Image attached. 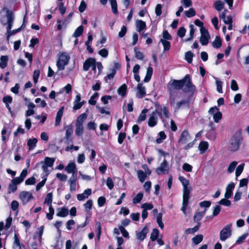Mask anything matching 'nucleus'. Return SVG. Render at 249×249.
Returning <instances> with one entry per match:
<instances>
[{"label":"nucleus","mask_w":249,"mask_h":249,"mask_svg":"<svg viewBox=\"0 0 249 249\" xmlns=\"http://www.w3.org/2000/svg\"><path fill=\"white\" fill-rule=\"evenodd\" d=\"M242 142V137L240 132H236L231 138L228 149L230 151L235 152L237 151Z\"/></svg>","instance_id":"1"},{"label":"nucleus","mask_w":249,"mask_h":249,"mask_svg":"<svg viewBox=\"0 0 249 249\" xmlns=\"http://www.w3.org/2000/svg\"><path fill=\"white\" fill-rule=\"evenodd\" d=\"M70 54L67 52H60L57 54V59L56 65L58 71H63L65 69L70 60Z\"/></svg>","instance_id":"2"},{"label":"nucleus","mask_w":249,"mask_h":249,"mask_svg":"<svg viewBox=\"0 0 249 249\" xmlns=\"http://www.w3.org/2000/svg\"><path fill=\"white\" fill-rule=\"evenodd\" d=\"M182 88L185 92L194 94L196 90V86L192 83L190 75L186 74L182 79Z\"/></svg>","instance_id":"3"},{"label":"nucleus","mask_w":249,"mask_h":249,"mask_svg":"<svg viewBox=\"0 0 249 249\" xmlns=\"http://www.w3.org/2000/svg\"><path fill=\"white\" fill-rule=\"evenodd\" d=\"M167 87L168 91L175 92V90L182 89V79L171 80L167 84Z\"/></svg>","instance_id":"4"},{"label":"nucleus","mask_w":249,"mask_h":249,"mask_svg":"<svg viewBox=\"0 0 249 249\" xmlns=\"http://www.w3.org/2000/svg\"><path fill=\"white\" fill-rule=\"evenodd\" d=\"M231 224H229L225 226L220 232V239L224 241L229 238L231 235Z\"/></svg>","instance_id":"5"},{"label":"nucleus","mask_w":249,"mask_h":249,"mask_svg":"<svg viewBox=\"0 0 249 249\" xmlns=\"http://www.w3.org/2000/svg\"><path fill=\"white\" fill-rule=\"evenodd\" d=\"M155 111H157V115H160V118L163 122L166 121L169 117L168 109L165 106H156Z\"/></svg>","instance_id":"6"},{"label":"nucleus","mask_w":249,"mask_h":249,"mask_svg":"<svg viewBox=\"0 0 249 249\" xmlns=\"http://www.w3.org/2000/svg\"><path fill=\"white\" fill-rule=\"evenodd\" d=\"M201 36L200 42L202 45H206L210 38V36L208 30L204 27H202L200 30Z\"/></svg>","instance_id":"7"},{"label":"nucleus","mask_w":249,"mask_h":249,"mask_svg":"<svg viewBox=\"0 0 249 249\" xmlns=\"http://www.w3.org/2000/svg\"><path fill=\"white\" fill-rule=\"evenodd\" d=\"M169 170L168 162L165 159H164L160 166L156 169V172L158 175L165 174L168 173Z\"/></svg>","instance_id":"8"},{"label":"nucleus","mask_w":249,"mask_h":249,"mask_svg":"<svg viewBox=\"0 0 249 249\" xmlns=\"http://www.w3.org/2000/svg\"><path fill=\"white\" fill-rule=\"evenodd\" d=\"M66 133L65 139L66 142L67 144H70L73 143V139L72 135L73 134V127L72 125H69L65 127Z\"/></svg>","instance_id":"9"},{"label":"nucleus","mask_w":249,"mask_h":249,"mask_svg":"<svg viewBox=\"0 0 249 249\" xmlns=\"http://www.w3.org/2000/svg\"><path fill=\"white\" fill-rule=\"evenodd\" d=\"M19 197L23 204L27 203L30 200L33 199L34 198L31 193L26 191H23L20 192Z\"/></svg>","instance_id":"10"},{"label":"nucleus","mask_w":249,"mask_h":249,"mask_svg":"<svg viewBox=\"0 0 249 249\" xmlns=\"http://www.w3.org/2000/svg\"><path fill=\"white\" fill-rule=\"evenodd\" d=\"M6 16L7 18V29L8 32L11 30L12 27V24L14 20V16L13 13L7 9H6Z\"/></svg>","instance_id":"11"},{"label":"nucleus","mask_w":249,"mask_h":249,"mask_svg":"<svg viewBox=\"0 0 249 249\" xmlns=\"http://www.w3.org/2000/svg\"><path fill=\"white\" fill-rule=\"evenodd\" d=\"M158 121L157 111H154L150 114L148 119V124L149 126L151 127L155 126L157 125Z\"/></svg>","instance_id":"12"},{"label":"nucleus","mask_w":249,"mask_h":249,"mask_svg":"<svg viewBox=\"0 0 249 249\" xmlns=\"http://www.w3.org/2000/svg\"><path fill=\"white\" fill-rule=\"evenodd\" d=\"M149 232V229L147 226H145L142 230L140 231H136V235L137 239L140 241H142L146 236Z\"/></svg>","instance_id":"13"},{"label":"nucleus","mask_w":249,"mask_h":249,"mask_svg":"<svg viewBox=\"0 0 249 249\" xmlns=\"http://www.w3.org/2000/svg\"><path fill=\"white\" fill-rule=\"evenodd\" d=\"M191 137L189 134L187 130H184L180 134L178 142L182 144H185L188 141H190Z\"/></svg>","instance_id":"14"},{"label":"nucleus","mask_w":249,"mask_h":249,"mask_svg":"<svg viewBox=\"0 0 249 249\" xmlns=\"http://www.w3.org/2000/svg\"><path fill=\"white\" fill-rule=\"evenodd\" d=\"M24 101L28 102L27 104L28 109L25 113V116L28 117L35 114L34 108L36 106L33 103L29 102V100L27 98H24Z\"/></svg>","instance_id":"15"},{"label":"nucleus","mask_w":249,"mask_h":249,"mask_svg":"<svg viewBox=\"0 0 249 249\" xmlns=\"http://www.w3.org/2000/svg\"><path fill=\"white\" fill-rule=\"evenodd\" d=\"M136 96L138 98H142L146 95V89L142 83H139L137 86Z\"/></svg>","instance_id":"16"},{"label":"nucleus","mask_w":249,"mask_h":249,"mask_svg":"<svg viewBox=\"0 0 249 249\" xmlns=\"http://www.w3.org/2000/svg\"><path fill=\"white\" fill-rule=\"evenodd\" d=\"M91 194V189H87L85 190L82 194H78L77 196V199L79 201H83L88 198Z\"/></svg>","instance_id":"17"},{"label":"nucleus","mask_w":249,"mask_h":249,"mask_svg":"<svg viewBox=\"0 0 249 249\" xmlns=\"http://www.w3.org/2000/svg\"><path fill=\"white\" fill-rule=\"evenodd\" d=\"M235 184L233 182H231L228 184L226 187V190L225 194V197L226 198H230L232 193V190L234 188Z\"/></svg>","instance_id":"18"},{"label":"nucleus","mask_w":249,"mask_h":249,"mask_svg":"<svg viewBox=\"0 0 249 249\" xmlns=\"http://www.w3.org/2000/svg\"><path fill=\"white\" fill-rule=\"evenodd\" d=\"M95 60L92 58H89L86 60L83 65V70L88 71L93 63H95Z\"/></svg>","instance_id":"19"},{"label":"nucleus","mask_w":249,"mask_h":249,"mask_svg":"<svg viewBox=\"0 0 249 249\" xmlns=\"http://www.w3.org/2000/svg\"><path fill=\"white\" fill-rule=\"evenodd\" d=\"M64 107H62L58 111L56 116L55 117V125L58 126L60 124L61 118L62 117L63 114V111H64Z\"/></svg>","instance_id":"20"},{"label":"nucleus","mask_w":249,"mask_h":249,"mask_svg":"<svg viewBox=\"0 0 249 249\" xmlns=\"http://www.w3.org/2000/svg\"><path fill=\"white\" fill-rule=\"evenodd\" d=\"M65 170L68 173H76L77 171L76 165L74 162H70L68 164V165L65 167Z\"/></svg>","instance_id":"21"},{"label":"nucleus","mask_w":249,"mask_h":249,"mask_svg":"<svg viewBox=\"0 0 249 249\" xmlns=\"http://www.w3.org/2000/svg\"><path fill=\"white\" fill-rule=\"evenodd\" d=\"M137 31L141 32L146 28V23L142 20H137L136 22Z\"/></svg>","instance_id":"22"},{"label":"nucleus","mask_w":249,"mask_h":249,"mask_svg":"<svg viewBox=\"0 0 249 249\" xmlns=\"http://www.w3.org/2000/svg\"><path fill=\"white\" fill-rule=\"evenodd\" d=\"M209 147V143L206 141H203L200 142L198 145V149L201 154H203L207 150Z\"/></svg>","instance_id":"23"},{"label":"nucleus","mask_w":249,"mask_h":249,"mask_svg":"<svg viewBox=\"0 0 249 249\" xmlns=\"http://www.w3.org/2000/svg\"><path fill=\"white\" fill-rule=\"evenodd\" d=\"M58 212L56 213V215L59 217H65L68 215V209L63 207L58 209Z\"/></svg>","instance_id":"24"},{"label":"nucleus","mask_w":249,"mask_h":249,"mask_svg":"<svg viewBox=\"0 0 249 249\" xmlns=\"http://www.w3.org/2000/svg\"><path fill=\"white\" fill-rule=\"evenodd\" d=\"M54 161V158L47 157L45 158L44 161H42L41 163L44 164L45 165L49 166V167H51L53 166Z\"/></svg>","instance_id":"25"},{"label":"nucleus","mask_w":249,"mask_h":249,"mask_svg":"<svg viewBox=\"0 0 249 249\" xmlns=\"http://www.w3.org/2000/svg\"><path fill=\"white\" fill-rule=\"evenodd\" d=\"M190 188H183V201L182 202H188L189 201V199L190 197Z\"/></svg>","instance_id":"26"},{"label":"nucleus","mask_w":249,"mask_h":249,"mask_svg":"<svg viewBox=\"0 0 249 249\" xmlns=\"http://www.w3.org/2000/svg\"><path fill=\"white\" fill-rule=\"evenodd\" d=\"M25 16L24 18L23 22L20 27L18 28L17 29L14 30L12 31L10 30V31H8L7 32V37H6L7 40H9V38L11 36H13V35L17 34L18 32H19L21 30L22 28H23L25 27V25L24 24V22L25 21Z\"/></svg>","instance_id":"27"},{"label":"nucleus","mask_w":249,"mask_h":249,"mask_svg":"<svg viewBox=\"0 0 249 249\" xmlns=\"http://www.w3.org/2000/svg\"><path fill=\"white\" fill-rule=\"evenodd\" d=\"M8 61V57L7 55H2L0 58V68L3 69L6 67Z\"/></svg>","instance_id":"28"},{"label":"nucleus","mask_w":249,"mask_h":249,"mask_svg":"<svg viewBox=\"0 0 249 249\" xmlns=\"http://www.w3.org/2000/svg\"><path fill=\"white\" fill-rule=\"evenodd\" d=\"M207 211V209H205L204 211L202 212H198L196 213L194 216V220L195 222L199 221L202 219L203 216L205 215V213Z\"/></svg>","instance_id":"29"},{"label":"nucleus","mask_w":249,"mask_h":249,"mask_svg":"<svg viewBox=\"0 0 249 249\" xmlns=\"http://www.w3.org/2000/svg\"><path fill=\"white\" fill-rule=\"evenodd\" d=\"M160 42L162 44L163 47V51L166 52L170 50L171 43L169 40H166L163 39H160Z\"/></svg>","instance_id":"30"},{"label":"nucleus","mask_w":249,"mask_h":249,"mask_svg":"<svg viewBox=\"0 0 249 249\" xmlns=\"http://www.w3.org/2000/svg\"><path fill=\"white\" fill-rule=\"evenodd\" d=\"M127 86L125 84H123L117 89L118 93L122 97H124L126 95Z\"/></svg>","instance_id":"31"},{"label":"nucleus","mask_w":249,"mask_h":249,"mask_svg":"<svg viewBox=\"0 0 249 249\" xmlns=\"http://www.w3.org/2000/svg\"><path fill=\"white\" fill-rule=\"evenodd\" d=\"M137 177L140 181L142 183L146 179L147 177L144 172L141 170H139L137 172Z\"/></svg>","instance_id":"32"},{"label":"nucleus","mask_w":249,"mask_h":249,"mask_svg":"<svg viewBox=\"0 0 249 249\" xmlns=\"http://www.w3.org/2000/svg\"><path fill=\"white\" fill-rule=\"evenodd\" d=\"M87 115L85 113L80 114L76 119V124L83 125V123L87 119Z\"/></svg>","instance_id":"33"},{"label":"nucleus","mask_w":249,"mask_h":249,"mask_svg":"<svg viewBox=\"0 0 249 249\" xmlns=\"http://www.w3.org/2000/svg\"><path fill=\"white\" fill-rule=\"evenodd\" d=\"M13 248L14 249H21L19 239L17 233L14 235V242L13 244Z\"/></svg>","instance_id":"34"},{"label":"nucleus","mask_w":249,"mask_h":249,"mask_svg":"<svg viewBox=\"0 0 249 249\" xmlns=\"http://www.w3.org/2000/svg\"><path fill=\"white\" fill-rule=\"evenodd\" d=\"M153 73V69L151 67H149L146 71V76L144 79V82H148L151 79Z\"/></svg>","instance_id":"35"},{"label":"nucleus","mask_w":249,"mask_h":249,"mask_svg":"<svg viewBox=\"0 0 249 249\" xmlns=\"http://www.w3.org/2000/svg\"><path fill=\"white\" fill-rule=\"evenodd\" d=\"M37 142L36 138L30 139L27 141V145L29 147V149H33L36 146Z\"/></svg>","instance_id":"36"},{"label":"nucleus","mask_w":249,"mask_h":249,"mask_svg":"<svg viewBox=\"0 0 249 249\" xmlns=\"http://www.w3.org/2000/svg\"><path fill=\"white\" fill-rule=\"evenodd\" d=\"M224 3L221 0H217L213 4V7L218 11H220L224 8Z\"/></svg>","instance_id":"37"},{"label":"nucleus","mask_w":249,"mask_h":249,"mask_svg":"<svg viewBox=\"0 0 249 249\" xmlns=\"http://www.w3.org/2000/svg\"><path fill=\"white\" fill-rule=\"evenodd\" d=\"M248 232H246L241 236H239L235 242V244L240 245L244 242L246 238L248 236Z\"/></svg>","instance_id":"38"},{"label":"nucleus","mask_w":249,"mask_h":249,"mask_svg":"<svg viewBox=\"0 0 249 249\" xmlns=\"http://www.w3.org/2000/svg\"><path fill=\"white\" fill-rule=\"evenodd\" d=\"M75 126H76V129H75V132L76 135L78 136H81L83 133V130H84L83 125L76 124Z\"/></svg>","instance_id":"39"},{"label":"nucleus","mask_w":249,"mask_h":249,"mask_svg":"<svg viewBox=\"0 0 249 249\" xmlns=\"http://www.w3.org/2000/svg\"><path fill=\"white\" fill-rule=\"evenodd\" d=\"M221 40L219 37L217 36L212 43L213 47L216 49H218L221 46Z\"/></svg>","instance_id":"40"},{"label":"nucleus","mask_w":249,"mask_h":249,"mask_svg":"<svg viewBox=\"0 0 249 249\" xmlns=\"http://www.w3.org/2000/svg\"><path fill=\"white\" fill-rule=\"evenodd\" d=\"M84 31V27L83 25L79 26L74 31L73 36L77 37L80 36L83 33Z\"/></svg>","instance_id":"41"},{"label":"nucleus","mask_w":249,"mask_h":249,"mask_svg":"<svg viewBox=\"0 0 249 249\" xmlns=\"http://www.w3.org/2000/svg\"><path fill=\"white\" fill-rule=\"evenodd\" d=\"M147 112V109H144L142 111L141 113L138 118V122H141L145 120L146 117V113Z\"/></svg>","instance_id":"42"},{"label":"nucleus","mask_w":249,"mask_h":249,"mask_svg":"<svg viewBox=\"0 0 249 249\" xmlns=\"http://www.w3.org/2000/svg\"><path fill=\"white\" fill-rule=\"evenodd\" d=\"M143 196V194L142 192L139 193L133 199V203L134 204H137L141 202Z\"/></svg>","instance_id":"43"},{"label":"nucleus","mask_w":249,"mask_h":249,"mask_svg":"<svg viewBox=\"0 0 249 249\" xmlns=\"http://www.w3.org/2000/svg\"><path fill=\"white\" fill-rule=\"evenodd\" d=\"M203 236L201 234H198L192 238V241L195 245H198L203 240Z\"/></svg>","instance_id":"44"},{"label":"nucleus","mask_w":249,"mask_h":249,"mask_svg":"<svg viewBox=\"0 0 249 249\" xmlns=\"http://www.w3.org/2000/svg\"><path fill=\"white\" fill-rule=\"evenodd\" d=\"M49 167L48 166L45 165L44 164H42V169L43 170V173L41 174L42 178H46L50 174V172L48 169Z\"/></svg>","instance_id":"45"},{"label":"nucleus","mask_w":249,"mask_h":249,"mask_svg":"<svg viewBox=\"0 0 249 249\" xmlns=\"http://www.w3.org/2000/svg\"><path fill=\"white\" fill-rule=\"evenodd\" d=\"M159 230L157 229H154L150 235V239L152 241L156 240L159 235Z\"/></svg>","instance_id":"46"},{"label":"nucleus","mask_w":249,"mask_h":249,"mask_svg":"<svg viewBox=\"0 0 249 249\" xmlns=\"http://www.w3.org/2000/svg\"><path fill=\"white\" fill-rule=\"evenodd\" d=\"M159 138L156 139V142L158 143H160L162 142L163 140L165 139L166 136L163 131H160L158 134Z\"/></svg>","instance_id":"47"},{"label":"nucleus","mask_w":249,"mask_h":249,"mask_svg":"<svg viewBox=\"0 0 249 249\" xmlns=\"http://www.w3.org/2000/svg\"><path fill=\"white\" fill-rule=\"evenodd\" d=\"M193 56V53L191 51H188L185 53V59L188 63H191Z\"/></svg>","instance_id":"48"},{"label":"nucleus","mask_w":249,"mask_h":249,"mask_svg":"<svg viewBox=\"0 0 249 249\" xmlns=\"http://www.w3.org/2000/svg\"><path fill=\"white\" fill-rule=\"evenodd\" d=\"M189 102L186 100H182L178 102H177L176 104L175 108L176 109H178L181 107L184 106H188Z\"/></svg>","instance_id":"49"},{"label":"nucleus","mask_w":249,"mask_h":249,"mask_svg":"<svg viewBox=\"0 0 249 249\" xmlns=\"http://www.w3.org/2000/svg\"><path fill=\"white\" fill-rule=\"evenodd\" d=\"M237 162L236 161H232L230 164L229 165V166L228 167L227 169V171L229 173H232L236 165H237Z\"/></svg>","instance_id":"50"},{"label":"nucleus","mask_w":249,"mask_h":249,"mask_svg":"<svg viewBox=\"0 0 249 249\" xmlns=\"http://www.w3.org/2000/svg\"><path fill=\"white\" fill-rule=\"evenodd\" d=\"M53 201V195L51 193H48L44 200V203H46L48 206L51 205Z\"/></svg>","instance_id":"51"},{"label":"nucleus","mask_w":249,"mask_h":249,"mask_svg":"<svg viewBox=\"0 0 249 249\" xmlns=\"http://www.w3.org/2000/svg\"><path fill=\"white\" fill-rule=\"evenodd\" d=\"M134 50L135 53V57L138 59L142 60L144 57L143 53L140 52L137 47H135Z\"/></svg>","instance_id":"52"},{"label":"nucleus","mask_w":249,"mask_h":249,"mask_svg":"<svg viewBox=\"0 0 249 249\" xmlns=\"http://www.w3.org/2000/svg\"><path fill=\"white\" fill-rule=\"evenodd\" d=\"M244 166H245V164L242 163V164H240L237 167L236 171H235V176H236V178H237V177L238 176H239L241 175V174L242 173L243 169H244Z\"/></svg>","instance_id":"53"},{"label":"nucleus","mask_w":249,"mask_h":249,"mask_svg":"<svg viewBox=\"0 0 249 249\" xmlns=\"http://www.w3.org/2000/svg\"><path fill=\"white\" fill-rule=\"evenodd\" d=\"M162 214L161 213H159L157 215V222L158 224L159 225V226L160 228L161 229L163 228L164 225L162 221Z\"/></svg>","instance_id":"54"},{"label":"nucleus","mask_w":249,"mask_h":249,"mask_svg":"<svg viewBox=\"0 0 249 249\" xmlns=\"http://www.w3.org/2000/svg\"><path fill=\"white\" fill-rule=\"evenodd\" d=\"M162 214L161 213H159L157 215V222L158 224L159 225V226L160 228L161 229L163 228L164 225L162 221Z\"/></svg>","instance_id":"55"},{"label":"nucleus","mask_w":249,"mask_h":249,"mask_svg":"<svg viewBox=\"0 0 249 249\" xmlns=\"http://www.w3.org/2000/svg\"><path fill=\"white\" fill-rule=\"evenodd\" d=\"M169 93L170 103L171 106H174L176 101V92L168 91Z\"/></svg>","instance_id":"56"},{"label":"nucleus","mask_w":249,"mask_h":249,"mask_svg":"<svg viewBox=\"0 0 249 249\" xmlns=\"http://www.w3.org/2000/svg\"><path fill=\"white\" fill-rule=\"evenodd\" d=\"M216 80V89L217 91L219 93H222V83L221 81L218 80L216 77H214Z\"/></svg>","instance_id":"57"},{"label":"nucleus","mask_w":249,"mask_h":249,"mask_svg":"<svg viewBox=\"0 0 249 249\" xmlns=\"http://www.w3.org/2000/svg\"><path fill=\"white\" fill-rule=\"evenodd\" d=\"M179 181L181 182L182 185H183V188H189L188 187L189 181L183 177H179L178 178Z\"/></svg>","instance_id":"58"},{"label":"nucleus","mask_w":249,"mask_h":249,"mask_svg":"<svg viewBox=\"0 0 249 249\" xmlns=\"http://www.w3.org/2000/svg\"><path fill=\"white\" fill-rule=\"evenodd\" d=\"M222 116V113L219 111H217V112L215 113V114L213 115V119L215 123H218L219 121L221 119Z\"/></svg>","instance_id":"59"},{"label":"nucleus","mask_w":249,"mask_h":249,"mask_svg":"<svg viewBox=\"0 0 249 249\" xmlns=\"http://www.w3.org/2000/svg\"><path fill=\"white\" fill-rule=\"evenodd\" d=\"M185 16L188 18H191L195 16L196 12L194 8H190L188 10L185 12Z\"/></svg>","instance_id":"60"},{"label":"nucleus","mask_w":249,"mask_h":249,"mask_svg":"<svg viewBox=\"0 0 249 249\" xmlns=\"http://www.w3.org/2000/svg\"><path fill=\"white\" fill-rule=\"evenodd\" d=\"M110 4L111 6L112 10L113 13L117 14V1L116 0H110Z\"/></svg>","instance_id":"61"},{"label":"nucleus","mask_w":249,"mask_h":249,"mask_svg":"<svg viewBox=\"0 0 249 249\" xmlns=\"http://www.w3.org/2000/svg\"><path fill=\"white\" fill-rule=\"evenodd\" d=\"M119 229L120 230L123 236L125 238H129V233L128 231L125 229L123 226L120 225L118 226Z\"/></svg>","instance_id":"62"},{"label":"nucleus","mask_w":249,"mask_h":249,"mask_svg":"<svg viewBox=\"0 0 249 249\" xmlns=\"http://www.w3.org/2000/svg\"><path fill=\"white\" fill-rule=\"evenodd\" d=\"M180 2L186 8L192 6L193 5L192 0H181Z\"/></svg>","instance_id":"63"},{"label":"nucleus","mask_w":249,"mask_h":249,"mask_svg":"<svg viewBox=\"0 0 249 249\" xmlns=\"http://www.w3.org/2000/svg\"><path fill=\"white\" fill-rule=\"evenodd\" d=\"M161 39H165L166 40H171L172 37L167 30H164L163 31L162 37Z\"/></svg>","instance_id":"64"}]
</instances>
